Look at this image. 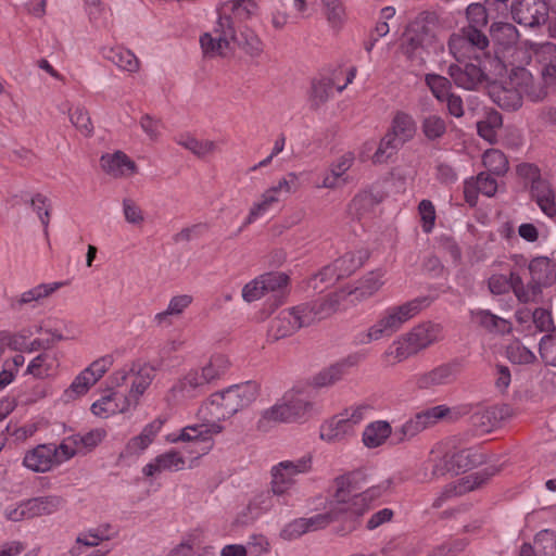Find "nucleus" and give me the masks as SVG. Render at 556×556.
Wrapping results in <instances>:
<instances>
[{"instance_id":"nucleus-1","label":"nucleus","mask_w":556,"mask_h":556,"mask_svg":"<svg viewBox=\"0 0 556 556\" xmlns=\"http://www.w3.org/2000/svg\"><path fill=\"white\" fill-rule=\"evenodd\" d=\"M222 431L223 426L218 422H206L186 426L179 433L168 434L167 441L170 443L181 441L189 444L181 451L170 448L157 455L142 468V473L147 477H153L165 471L182 470L186 466L185 454H188L192 460L206 455L213 447L212 437Z\"/></svg>"},{"instance_id":"nucleus-2","label":"nucleus","mask_w":556,"mask_h":556,"mask_svg":"<svg viewBox=\"0 0 556 556\" xmlns=\"http://www.w3.org/2000/svg\"><path fill=\"white\" fill-rule=\"evenodd\" d=\"M431 304L429 296H418L400 305L384 308L378 319L366 331L356 334V344H368L382 338H389L416 317L424 308Z\"/></svg>"},{"instance_id":"nucleus-3","label":"nucleus","mask_w":556,"mask_h":556,"mask_svg":"<svg viewBox=\"0 0 556 556\" xmlns=\"http://www.w3.org/2000/svg\"><path fill=\"white\" fill-rule=\"evenodd\" d=\"M490 36L497 46L493 58H501L507 64V73H513L516 77L526 83L530 78V73L522 66L530 58L522 48L517 47L519 31L510 23L495 22L491 25Z\"/></svg>"},{"instance_id":"nucleus-4","label":"nucleus","mask_w":556,"mask_h":556,"mask_svg":"<svg viewBox=\"0 0 556 556\" xmlns=\"http://www.w3.org/2000/svg\"><path fill=\"white\" fill-rule=\"evenodd\" d=\"M350 483L349 476H341L336 479L337 491L334 497L337 503L333 505L334 511L340 525L336 528V533L344 536L357 530L362 523L363 516L371 508L370 503L358 493L349 500H344V488Z\"/></svg>"},{"instance_id":"nucleus-5","label":"nucleus","mask_w":556,"mask_h":556,"mask_svg":"<svg viewBox=\"0 0 556 556\" xmlns=\"http://www.w3.org/2000/svg\"><path fill=\"white\" fill-rule=\"evenodd\" d=\"M478 64L466 63L464 67L458 64L448 66V75L457 87L475 90L488 79L489 75L503 77L507 75V64L504 59L485 56L477 60Z\"/></svg>"},{"instance_id":"nucleus-6","label":"nucleus","mask_w":556,"mask_h":556,"mask_svg":"<svg viewBox=\"0 0 556 556\" xmlns=\"http://www.w3.org/2000/svg\"><path fill=\"white\" fill-rule=\"evenodd\" d=\"M530 281L525 285L520 275L513 276L515 295L522 303L534 301L541 293V288L549 287L556 281V265L546 256H538L528 265Z\"/></svg>"},{"instance_id":"nucleus-7","label":"nucleus","mask_w":556,"mask_h":556,"mask_svg":"<svg viewBox=\"0 0 556 556\" xmlns=\"http://www.w3.org/2000/svg\"><path fill=\"white\" fill-rule=\"evenodd\" d=\"M417 126L412 115L396 112L392 118L390 129L381 139L374 154L375 162H383L393 155L401 147L410 141L416 135Z\"/></svg>"},{"instance_id":"nucleus-8","label":"nucleus","mask_w":556,"mask_h":556,"mask_svg":"<svg viewBox=\"0 0 556 556\" xmlns=\"http://www.w3.org/2000/svg\"><path fill=\"white\" fill-rule=\"evenodd\" d=\"M260 386L255 381L233 384L211 397V405L220 409L219 417L227 418L250 406L257 397Z\"/></svg>"},{"instance_id":"nucleus-9","label":"nucleus","mask_w":556,"mask_h":556,"mask_svg":"<svg viewBox=\"0 0 556 556\" xmlns=\"http://www.w3.org/2000/svg\"><path fill=\"white\" fill-rule=\"evenodd\" d=\"M437 49L435 37L421 22L410 23L403 35L401 42L402 52L415 65L425 63L429 49Z\"/></svg>"},{"instance_id":"nucleus-10","label":"nucleus","mask_w":556,"mask_h":556,"mask_svg":"<svg viewBox=\"0 0 556 556\" xmlns=\"http://www.w3.org/2000/svg\"><path fill=\"white\" fill-rule=\"evenodd\" d=\"M312 468V457L302 456L293 460H282L270 469V486L274 495L286 494L296 482L299 475L306 473Z\"/></svg>"},{"instance_id":"nucleus-11","label":"nucleus","mask_w":556,"mask_h":556,"mask_svg":"<svg viewBox=\"0 0 556 556\" xmlns=\"http://www.w3.org/2000/svg\"><path fill=\"white\" fill-rule=\"evenodd\" d=\"M448 413L450 408L445 405H437L417 413L399 428L394 429L393 444H401L405 441L412 440L424 430L435 425Z\"/></svg>"},{"instance_id":"nucleus-12","label":"nucleus","mask_w":556,"mask_h":556,"mask_svg":"<svg viewBox=\"0 0 556 556\" xmlns=\"http://www.w3.org/2000/svg\"><path fill=\"white\" fill-rule=\"evenodd\" d=\"M235 40L236 26L230 24L228 17L223 16L217 18L212 33L201 35L200 46L206 58L225 56Z\"/></svg>"},{"instance_id":"nucleus-13","label":"nucleus","mask_w":556,"mask_h":556,"mask_svg":"<svg viewBox=\"0 0 556 556\" xmlns=\"http://www.w3.org/2000/svg\"><path fill=\"white\" fill-rule=\"evenodd\" d=\"M368 256L369 254L366 250L346 252L332 264L325 266L317 275H315L313 278L314 288L318 287V281L332 285L337 280L352 275L365 263Z\"/></svg>"},{"instance_id":"nucleus-14","label":"nucleus","mask_w":556,"mask_h":556,"mask_svg":"<svg viewBox=\"0 0 556 556\" xmlns=\"http://www.w3.org/2000/svg\"><path fill=\"white\" fill-rule=\"evenodd\" d=\"M513 18L520 25L536 27L548 18V7L544 0H514Z\"/></svg>"},{"instance_id":"nucleus-15","label":"nucleus","mask_w":556,"mask_h":556,"mask_svg":"<svg viewBox=\"0 0 556 556\" xmlns=\"http://www.w3.org/2000/svg\"><path fill=\"white\" fill-rule=\"evenodd\" d=\"M204 387L199 369H191L172 386L167 392L166 401L170 405L184 403L199 396Z\"/></svg>"},{"instance_id":"nucleus-16","label":"nucleus","mask_w":556,"mask_h":556,"mask_svg":"<svg viewBox=\"0 0 556 556\" xmlns=\"http://www.w3.org/2000/svg\"><path fill=\"white\" fill-rule=\"evenodd\" d=\"M307 320L302 317L300 306L281 311L271 321L269 333L275 340L291 336L302 327H307Z\"/></svg>"},{"instance_id":"nucleus-17","label":"nucleus","mask_w":556,"mask_h":556,"mask_svg":"<svg viewBox=\"0 0 556 556\" xmlns=\"http://www.w3.org/2000/svg\"><path fill=\"white\" fill-rule=\"evenodd\" d=\"M131 369H134L130 374L131 386L127 397L136 407L140 397L152 383L155 377V368L149 364L132 363Z\"/></svg>"},{"instance_id":"nucleus-18","label":"nucleus","mask_w":556,"mask_h":556,"mask_svg":"<svg viewBox=\"0 0 556 556\" xmlns=\"http://www.w3.org/2000/svg\"><path fill=\"white\" fill-rule=\"evenodd\" d=\"M354 435L355 430L341 413L324 421L319 428V438L329 444L345 442Z\"/></svg>"},{"instance_id":"nucleus-19","label":"nucleus","mask_w":556,"mask_h":556,"mask_svg":"<svg viewBox=\"0 0 556 556\" xmlns=\"http://www.w3.org/2000/svg\"><path fill=\"white\" fill-rule=\"evenodd\" d=\"M54 453L53 443L37 445L25 454L23 465L34 472H47L58 466Z\"/></svg>"},{"instance_id":"nucleus-20","label":"nucleus","mask_w":556,"mask_h":556,"mask_svg":"<svg viewBox=\"0 0 556 556\" xmlns=\"http://www.w3.org/2000/svg\"><path fill=\"white\" fill-rule=\"evenodd\" d=\"M355 156L352 152H346L333 161L329 172L325 174L321 184L317 188L337 189L348 184V170L354 164Z\"/></svg>"},{"instance_id":"nucleus-21","label":"nucleus","mask_w":556,"mask_h":556,"mask_svg":"<svg viewBox=\"0 0 556 556\" xmlns=\"http://www.w3.org/2000/svg\"><path fill=\"white\" fill-rule=\"evenodd\" d=\"M458 374L456 363L442 364L432 370L418 375L415 378L416 384L420 389H430L453 382Z\"/></svg>"},{"instance_id":"nucleus-22","label":"nucleus","mask_w":556,"mask_h":556,"mask_svg":"<svg viewBox=\"0 0 556 556\" xmlns=\"http://www.w3.org/2000/svg\"><path fill=\"white\" fill-rule=\"evenodd\" d=\"M163 425L164 420L161 418H156L146 425L138 435L127 442L122 456L129 457L143 453L154 441Z\"/></svg>"},{"instance_id":"nucleus-23","label":"nucleus","mask_w":556,"mask_h":556,"mask_svg":"<svg viewBox=\"0 0 556 556\" xmlns=\"http://www.w3.org/2000/svg\"><path fill=\"white\" fill-rule=\"evenodd\" d=\"M66 281H54L49 283H39L34 288L22 292L18 296L11 299L10 306L12 309L20 311L25 305H31L50 296L60 288L66 286Z\"/></svg>"},{"instance_id":"nucleus-24","label":"nucleus","mask_w":556,"mask_h":556,"mask_svg":"<svg viewBox=\"0 0 556 556\" xmlns=\"http://www.w3.org/2000/svg\"><path fill=\"white\" fill-rule=\"evenodd\" d=\"M406 333L418 353L443 339V327L431 321L422 323Z\"/></svg>"},{"instance_id":"nucleus-25","label":"nucleus","mask_w":556,"mask_h":556,"mask_svg":"<svg viewBox=\"0 0 556 556\" xmlns=\"http://www.w3.org/2000/svg\"><path fill=\"white\" fill-rule=\"evenodd\" d=\"M257 4L254 0H228L217 8L218 17H228L231 25L235 22H247L255 15Z\"/></svg>"},{"instance_id":"nucleus-26","label":"nucleus","mask_w":556,"mask_h":556,"mask_svg":"<svg viewBox=\"0 0 556 556\" xmlns=\"http://www.w3.org/2000/svg\"><path fill=\"white\" fill-rule=\"evenodd\" d=\"M339 299L336 294H329L311 303L300 304V313L307 320V326L324 319L336 312Z\"/></svg>"},{"instance_id":"nucleus-27","label":"nucleus","mask_w":556,"mask_h":556,"mask_svg":"<svg viewBox=\"0 0 556 556\" xmlns=\"http://www.w3.org/2000/svg\"><path fill=\"white\" fill-rule=\"evenodd\" d=\"M134 407L127 396L112 392L102 396L91 405V412L98 417L108 418L117 413H124Z\"/></svg>"},{"instance_id":"nucleus-28","label":"nucleus","mask_w":556,"mask_h":556,"mask_svg":"<svg viewBox=\"0 0 556 556\" xmlns=\"http://www.w3.org/2000/svg\"><path fill=\"white\" fill-rule=\"evenodd\" d=\"M101 167L106 174L113 177L131 175L136 173L137 169L135 162L122 151L102 155Z\"/></svg>"},{"instance_id":"nucleus-29","label":"nucleus","mask_w":556,"mask_h":556,"mask_svg":"<svg viewBox=\"0 0 556 556\" xmlns=\"http://www.w3.org/2000/svg\"><path fill=\"white\" fill-rule=\"evenodd\" d=\"M359 359L361 356L357 354L350 355L345 359L321 370L314 377V384L316 387H328L336 383L346 374L348 368L355 366Z\"/></svg>"},{"instance_id":"nucleus-30","label":"nucleus","mask_w":556,"mask_h":556,"mask_svg":"<svg viewBox=\"0 0 556 556\" xmlns=\"http://www.w3.org/2000/svg\"><path fill=\"white\" fill-rule=\"evenodd\" d=\"M394 430L386 420L369 422L362 434V442L367 448H377L386 443L389 438L393 439Z\"/></svg>"},{"instance_id":"nucleus-31","label":"nucleus","mask_w":556,"mask_h":556,"mask_svg":"<svg viewBox=\"0 0 556 556\" xmlns=\"http://www.w3.org/2000/svg\"><path fill=\"white\" fill-rule=\"evenodd\" d=\"M101 54L105 60L123 71L135 73L139 70V60L137 56L124 47H103Z\"/></svg>"},{"instance_id":"nucleus-32","label":"nucleus","mask_w":556,"mask_h":556,"mask_svg":"<svg viewBox=\"0 0 556 556\" xmlns=\"http://www.w3.org/2000/svg\"><path fill=\"white\" fill-rule=\"evenodd\" d=\"M417 354L407 333L394 340L382 354V361L390 366L399 364Z\"/></svg>"},{"instance_id":"nucleus-33","label":"nucleus","mask_w":556,"mask_h":556,"mask_svg":"<svg viewBox=\"0 0 556 556\" xmlns=\"http://www.w3.org/2000/svg\"><path fill=\"white\" fill-rule=\"evenodd\" d=\"M384 276L386 270L381 268L368 273L361 279L358 286L351 291L350 294L358 301L372 296L384 285Z\"/></svg>"},{"instance_id":"nucleus-34","label":"nucleus","mask_w":556,"mask_h":556,"mask_svg":"<svg viewBox=\"0 0 556 556\" xmlns=\"http://www.w3.org/2000/svg\"><path fill=\"white\" fill-rule=\"evenodd\" d=\"M266 287V295L271 294L276 305L282 304L289 285V276L281 271L265 273L262 275Z\"/></svg>"},{"instance_id":"nucleus-35","label":"nucleus","mask_w":556,"mask_h":556,"mask_svg":"<svg viewBox=\"0 0 556 556\" xmlns=\"http://www.w3.org/2000/svg\"><path fill=\"white\" fill-rule=\"evenodd\" d=\"M63 500L58 495L34 497L25 501V508L30 518L50 515L60 509Z\"/></svg>"},{"instance_id":"nucleus-36","label":"nucleus","mask_w":556,"mask_h":556,"mask_svg":"<svg viewBox=\"0 0 556 556\" xmlns=\"http://www.w3.org/2000/svg\"><path fill=\"white\" fill-rule=\"evenodd\" d=\"M334 76H320L313 79L311 86V101L315 106L326 103L337 88Z\"/></svg>"},{"instance_id":"nucleus-37","label":"nucleus","mask_w":556,"mask_h":556,"mask_svg":"<svg viewBox=\"0 0 556 556\" xmlns=\"http://www.w3.org/2000/svg\"><path fill=\"white\" fill-rule=\"evenodd\" d=\"M59 110L62 113L68 112L70 121L84 136H91L93 134V125L91 123V118L89 113L84 106H76L74 110L72 109L68 102L62 103L59 106Z\"/></svg>"},{"instance_id":"nucleus-38","label":"nucleus","mask_w":556,"mask_h":556,"mask_svg":"<svg viewBox=\"0 0 556 556\" xmlns=\"http://www.w3.org/2000/svg\"><path fill=\"white\" fill-rule=\"evenodd\" d=\"M192 300V296L189 294H179L173 296L169 300L167 308L163 312L157 313L154 316L153 321L157 326L169 325L170 321L168 318L170 316H179L180 314H182L184 311L190 306Z\"/></svg>"},{"instance_id":"nucleus-39","label":"nucleus","mask_w":556,"mask_h":556,"mask_svg":"<svg viewBox=\"0 0 556 556\" xmlns=\"http://www.w3.org/2000/svg\"><path fill=\"white\" fill-rule=\"evenodd\" d=\"M288 409L289 408L285 402V399H282V401L277 402L273 406L264 409L257 422L258 428L266 429L271 424L278 422H293L291 419L290 412Z\"/></svg>"},{"instance_id":"nucleus-40","label":"nucleus","mask_w":556,"mask_h":556,"mask_svg":"<svg viewBox=\"0 0 556 556\" xmlns=\"http://www.w3.org/2000/svg\"><path fill=\"white\" fill-rule=\"evenodd\" d=\"M229 365L230 363L227 356L223 354L213 355L210 362L201 369H199L200 377L204 384L206 386L225 375L229 368Z\"/></svg>"},{"instance_id":"nucleus-41","label":"nucleus","mask_w":556,"mask_h":556,"mask_svg":"<svg viewBox=\"0 0 556 556\" xmlns=\"http://www.w3.org/2000/svg\"><path fill=\"white\" fill-rule=\"evenodd\" d=\"M448 48L458 62H463L466 59L481 60V54L466 40L460 31L450 37Z\"/></svg>"},{"instance_id":"nucleus-42","label":"nucleus","mask_w":556,"mask_h":556,"mask_svg":"<svg viewBox=\"0 0 556 556\" xmlns=\"http://www.w3.org/2000/svg\"><path fill=\"white\" fill-rule=\"evenodd\" d=\"M472 321L489 331L504 332L509 328V323L488 309H475L470 312Z\"/></svg>"},{"instance_id":"nucleus-43","label":"nucleus","mask_w":556,"mask_h":556,"mask_svg":"<svg viewBox=\"0 0 556 556\" xmlns=\"http://www.w3.org/2000/svg\"><path fill=\"white\" fill-rule=\"evenodd\" d=\"M55 368V358L49 353H40L34 357L26 368V374L38 379H45L52 375Z\"/></svg>"},{"instance_id":"nucleus-44","label":"nucleus","mask_w":556,"mask_h":556,"mask_svg":"<svg viewBox=\"0 0 556 556\" xmlns=\"http://www.w3.org/2000/svg\"><path fill=\"white\" fill-rule=\"evenodd\" d=\"M522 86L518 84L517 88L503 87L496 92L495 102L502 109L515 111L522 105Z\"/></svg>"},{"instance_id":"nucleus-45","label":"nucleus","mask_w":556,"mask_h":556,"mask_svg":"<svg viewBox=\"0 0 556 556\" xmlns=\"http://www.w3.org/2000/svg\"><path fill=\"white\" fill-rule=\"evenodd\" d=\"M239 47L251 58H258L264 51V43L256 33L250 28L240 31L236 40Z\"/></svg>"},{"instance_id":"nucleus-46","label":"nucleus","mask_w":556,"mask_h":556,"mask_svg":"<svg viewBox=\"0 0 556 556\" xmlns=\"http://www.w3.org/2000/svg\"><path fill=\"white\" fill-rule=\"evenodd\" d=\"M177 142L198 157H205L217 148V144L212 140H199L189 135L181 136Z\"/></svg>"},{"instance_id":"nucleus-47","label":"nucleus","mask_w":556,"mask_h":556,"mask_svg":"<svg viewBox=\"0 0 556 556\" xmlns=\"http://www.w3.org/2000/svg\"><path fill=\"white\" fill-rule=\"evenodd\" d=\"M421 131L429 141L440 140L446 132V123L441 116L430 114L422 118Z\"/></svg>"},{"instance_id":"nucleus-48","label":"nucleus","mask_w":556,"mask_h":556,"mask_svg":"<svg viewBox=\"0 0 556 556\" xmlns=\"http://www.w3.org/2000/svg\"><path fill=\"white\" fill-rule=\"evenodd\" d=\"M531 50L533 51L536 60L545 66V71L556 72V45L552 42L543 43H531Z\"/></svg>"},{"instance_id":"nucleus-49","label":"nucleus","mask_w":556,"mask_h":556,"mask_svg":"<svg viewBox=\"0 0 556 556\" xmlns=\"http://www.w3.org/2000/svg\"><path fill=\"white\" fill-rule=\"evenodd\" d=\"M482 161L485 168L494 175H504L508 169L507 157L497 149L486 150L483 154Z\"/></svg>"},{"instance_id":"nucleus-50","label":"nucleus","mask_w":556,"mask_h":556,"mask_svg":"<svg viewBox=\"0 0 556 556\" xmlns=\"http://www.w3.org/2000/svg\"><path fill=\"white\" fill-rule=\"evenodd\" d=\"M29 336L30 333L25 330L18 332L0 331V349L3 353L7 348L12 351L24 352Z\"/></svg>"},{"instance_id":"nucleus-51","label":"nucleus","mask_w":556,"mask_h":556,"mask_svg":"<svg viewBox=\"0 0 556 556\" xmlns=\"http://www.w3.org/2000/svg\"><path fill=\"white\" fill-rule=\"evenodd\" d=\"M30 206L40 219L45 235L48 236L50 213L52 208L50 199L41 193H36L30 200Z\"/></svg>"},{"instance_id":"nucleus-52","label":"nucleus","mask_w":556,"mask_h":556,"mask_svg":"<svg viewBox=\"0 0 556 556\" xmlns=\"http://www.w3.org/2000/svg\"><path fill=\"white\" fill-rule=\"evenodd\" d=\"M425 83L431 90L433 97L440 102H444V99L451 93V81L444 76L427 74Z\"/></svg>"},{"instance_id":"nucleus-53","label":"nucleus","mask_w":556,"mask_h":556,"mask_svg":"<svg viewBox=\"0 0 556 556\" xmlns=\"http://www.w3.org/2000/svg\"><path fill=\"white\" fill-rule=\"evenodd\" d=\"M274 507V497L270 492H262L255 495L248 505L253 519L258 518L263 514H266Z\"/></svg>"},{"instance_id":"nucleus-54","label":"nucleus","mask_w":556,"mask_h":556,"mask_svg":"<svg viewBox=\"0 0 556 556\" xmlns=\"http://www.w3.org/2000/svg\"><path fill=\"white\" fill-rule=\"evenodd\" d=\"M462 35L466 38V40L476 48V50L483 55V59L485 56H489L485 53V49L489 46V39L488 37L482 33L480 28L466 26L460 29Z\"/></svg>"},{"instance_id":"nucleus-55","label":"nucleus","mask_w":556,"mask_h":556,"mask_svg":"<svg viewBox=\"0 0 556 556\" xmlns=\"http://www.w3.org/2000/svg\"><path fill=\"white\" fill-rule=\"evenodd\" d=\"M304 521L307 527V532H311L325 529L332 522H338V518L332 505L329 510L304 518Z\"/></svg>"},{"instance_id":"nucleus-56","label":"nucleus","mask_w":556,"mask_h":556,"mask_svg":"<svg viewBox=\"0 0 556 556\" xmlns=\"http://www.w3.org/2000/svg\"><path fill=\"white\" fill-rule=\"evenodd\" d=\"M285 402L288 406V410L290 412L292 421H296L303 418L307 412L312 408V403L299 395V396H285Z\"/></svg>"},{"instance_id":"nucleus-57","label":"nucleus","mask_w":556,"mask_h":556,"mask_svg":"<svg viewBox=\"0 0 556 556\" xmlns=\"http://www.w3.org/2000/svg\"><path fill=\"white\" fill-rule=\"evenodd\" d=\"M518 275L517 271H510L509 277L497 274L492 275L488 280V287L491 293L495 295H502L506 293L509 289L515 292V285L513 281V276Z\"/></svg>"},{"instance_id":"nucleus-58","label":"nucleus","mask_w":556,"mask_h":556,"mask_svg":"<svg viewBox=\"0 0 556 556\" xmlns=\"http://www.w3.org/2000/svg\"><path fill=\"white\" fill-rule=\"evenodd\" d=\"M328 22L333 26H340L345 17V10L341 0H320Z\"/></svg>"},{"instance_id":"nucleus-59","label":"nucleus","mask_w":556,"mask_h":556,"mask_svg":"<svg viewBox=\"0 0 556 556\" xmlns=\"http://www.w3.org/2000/svg\"><path fill=\"white\" fill-rule=\"evenodd\" d=\"M495 472L496 470L493 467H486L476 471L463 479V489L465 491H472L478 489L486 481H489L495 475Z\"/></svg>"},{"instance_id":"nucleus-60","label":"nucleus","mask_w":556,"mask_h":556,"mask_svg":"<svg viewBox=\"0 0 556 556\" xmlns=\"http://www.w3.org/2000/svg\"><path fill=\"white\" fill-rule=\"evenodd\" d=\"M495 472L496 470L493 467H486L476 471L463 479V489L465 491H472L478 489L486 481H489L495 475Z\"/></svg>"},{"instance_id":"nucleus-61","label":"nucleus","mask_w":556,"mask_h":556,"mask_svg":"<svg viewBox=\"0 0 556 556\" xmlns=\"http://www.w3.org/2000/svg\"><path fill=\"white\" fill-rule=\"evenodd\" d=\"M539 352L546 365L556 367V336H543L539 343Z\"/></svg>"},{"instance_id":"nucleus-62","label":"nucleus","mask_w":556,"mask_h":556,"mask_svg":"<svg viewBox=\"0 0 556 556\" xmlns=\"http://www.w3.org/2000/svg\"><path fill=\"white\" fill-rule=\"evenodd\" d=\"M507 356L510 362L516 364H531L535 359L534 353L519 342L511 343L507 348Z\"/></svg>"},{"instance_id":"nucleus-63","label":"nucleus","mask_w":556,"mask_h":556,"mask_svg":"<svg viewBox=\"0 0 556 556\" xmlns=\"http://www.w3.org/2000/svg\"><path fill=\"white\" fill-rule=\"evenodd\" d=\"M262 275L248 282L242 289V298L245 302H254L266 295Z\"/></svg>"},{"instance_id":"nucleus-64","label":"nucleus","mask_w":556,"mask_h":556,"mask_svg":"<svg viewBox=\"0 0 556 556\" xmlns=\"http://www.w3.org/2000/svg\"><path fill=\"white\" fill-rule=\"evenodd\" d=\"M468 26L482 29L488 24V13L480 3H471L467 7Z\"/></svg>"}]
</instances>
